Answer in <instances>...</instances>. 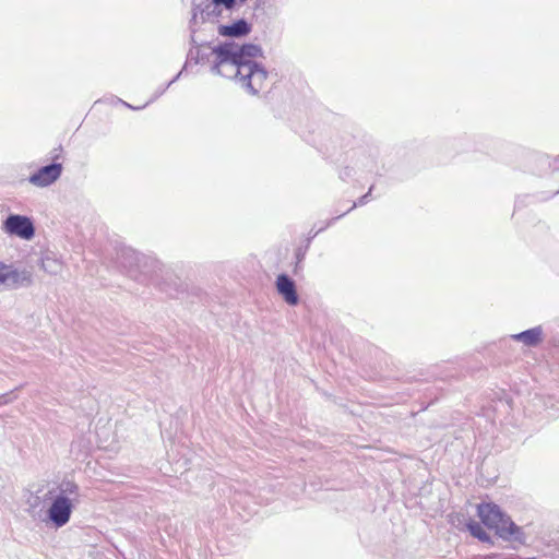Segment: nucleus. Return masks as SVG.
<instances>
[{"mask_svg": "<svg viewBox=\"0 0 559 559\" xmlns=\"http://www.w3.org/2000/svg\"><path fill=\"white\" fill-rule=\"evenodd\" d=\"M477 512L481 523L489 530H493L499 538L511 543L514 549L526 544V534L523 528L516 525L498 504L483 502L478 506Z\"/></svg>", "mask_w": 559, "mask_h": 559, "instance_id": "nucleus-1", "label": "nucleus"}, {"mask_svg": "<svg viewBox=\"0 0 559 559\" xmlns=\"http://www.w3.org/2000/svg\"><path fill=\"white\" fill-rule=\"evenodd\" d=\"M213 53L216 56V63L213 70L219 75L233 78V73L237 72L240 66L253 63L250 58L260 56L262 50L253 44L239 46L228 43L215 47Z\"/></svg>", "mask_w": 559, "mask_h": 559, "instance_id": "nucleus-2", "label": "nucleus"}, {"mask_svg": "<svg viewBox=\"0 0 559 559\" xmlns=\"http://www.w3.org/2000/svg\"><path fill=\"white\" fill-rule=\"evenodd\" d=\"M48 495L52 500L47 511L48 519L57 527H62L70 521L72 510L80 501V488L73 480L64 479Z\"/></svg>", "mask_w": 559, "mask_h": 559, "instance_id": "nucleus-3", "label": "nucleus"}, {"mask_svg": "<svg viewBox=\"0 0 559 559\" xmlns=\"http://www.w3.org/2000/svg\"><path fill=\"white\" fill-rule=\"evenodd\" d=\"M118 260L120 265L127 269L132 277H136L138 273H142L157 281L165 273V267L159 261L142 255L131 248L122 249Z\"/></svg>", "mask_w": 559, "mask_h": 559, "instance_id": "nucleus-4", "label": "nucleus"}, {"mask_svg": "<svg viewBox=\"0 0 559 559\" xmlns=\"http://www.w3.org/2000/svg\"><path fill=\"white\" fill-rule=\"evenodd\" d=\"M33 284V273L0 261V292L15 290Z\"/></svg>", "mask_w": 559, "mask_h": 559, "instance_id": "nucleus-5", "label": "nucleus"}, {"mask_svg": "<svg viewBox=\"0 0 559 559\" xmlns=\"http://www.w3.org/2000/svg\"><path fill=\"white\" fill-rule=\"evenodd\" d=\"M266 75V71L257 63H245L233 73V78L239 79L252 94L263 88Z\"/></svg>", "mask_w": 559, "mask_h": 559, "instance_id": "nucleus-6", "label": "nucleus"}, {"mask_svg": "<svg viewBox=\"0 0 559 559\" xmlns=\"http://www.w3.org/2000/svg\"><path fill=\"white\" fill-rule=\"evenodd\" d=\"M3 229L23 239H31L35 233L32 221L22 215H10L3 223Z\"/></svg>", "mask_w": 559, "mask_h": 559, "instance_id": "nucleus-7", "label": "nucleus"}, {"mask_svg": "<svg viewBox=\"0 0 559 559\" xmlns=\"http://www.w3.org/2000/svg\"><path fill=\"white\" fill-rule=\"evenodd\" d=\"M61 171L62 165L58 163L44 166L29 177V182L37 187H47L61 176Z\"/></svg>", "mask_w": 559, "mask_h": 559, "instance_id": "nucleus-8", "label": "nucleus"}, {"mask_svg": "<svg viewBox=\"0 0 559 559\" xmlns=\"http://www.w3.org/2000/svg\"><path fill=\"white\" fill-rule=\"evenodd\" d=\"M276 288L280 295L288 305L295 306L298 304L299 298L296 292L295 283L287 275L281 274L277 276Z\"/></svg>", "mask_w": 559, "mask_h": 559, "instance_id": "nucleus-9", "label": "nucleus"}, {"mask_svg": "<svg viewBox=\"0 0 559 559\" xmlns=\"http://www.w3.org/2000/svg\"><path fill=\"white\" fill-rule=\"evenodd\" d=\"M511 340L523 343L527 347H537L544 340L542 325L527 329L510 336Z\"/></svg>", "mask_w": 559, "mask_h": 559, "instance_id": "nucleus-10", "label": "nucleus"}, {"mask_svg": "<svg viewBox=\"0 0 559 559\" xmlns=\"http://www.w3.org/2000/svg\"><path fill=\"white\" fill-rule=\"evenodd\" d=\"M250 27L245 20H239L233 25H221L218 27V34L222 36L239 37L248 34Z\"/></svg>", "mask_w": 559, "mask_h": 559, "instance_id": "nucleus-11", "label": "nucleus"}, {"mask_svg": "<svg viewBox=\"0 0 559 559\" xmlns=\"http://www.w3.org/2000/svg\"><path fill=\"white\" fill-rule=\"evenodd\" d=\"M40 267L49 275H59L62 272L63 265L60 260L51 254H46L41 258Z\"/></svg>", "mask_w": 559, "mask_h": 559, "instance_id": "nucleus-12", "label": "nucleus"}, {"mask_svg": "<svg viewBox=\"0 0 559 559\" xmlns=\"http://www.w3.org/2000/svg\"><path fill=\"white\" fill-rule=\"evenodd\" d=\"M467 528L471 535L483 543L493 544L490 535L484 530L480 523L471 520L467 523Z\"/></svg>", "mask_w": 559, "mask_h": 559, "instance_id": "nucleus-13", "label": "nucleus"}, {"mask_svg": "<svg viewBox=\"0 0 559 559\" xmlns=\"http://www.w3.org/2000/svg\"><path fill=\"white\" fill-rule=\"evenodd\" d=\"M215 5H223L225 9L230 10L234 8L236 0H212Z\"/></svg>", "mask_w": 559, "mask_h": 559, "instance_id": "nucleus-14", "label": "nucleus"}, {"mask_svg": "<svg viewBox=\"0 0 559 559\" xmlns=\"http://www.w3.org/2000/svg\"><path fill=\"white\" fill-rule=\"evenodd\" d=\"M542 159L548 163L549 166H552L555 169H559V156L552 158V162L549 160V156H543Z\"/></svg>", "mask_w": 559, "mask_h": 559, "instance_id": "nucleus-15", "label": "nucleus"}, {"mask_svg": "<svg viewBox=\"0 0 559 559\" xmlns=\"http://www.w3.org/2000/svg\"><path fill=\"white\" fill-rule=\"evenodd\" d=\"M433 400H437V396H435L433 399H430V401L428 403H426L425 401L421 400L420 411L424 412Z\"/></svg>", "mask_w": 559, "mask_h": 559, "instance_id": "nucleus-16", "label": "nucleus"}, {"mask_svg": "<svg viewBox=\"0 0 559 559\" xmlns=\"http://www.w3.org/2000/svg\"><path fill=\"white\" fill-rule=\"evenodd\" d=\"M371 192V189L369 190V192L367 194H365L364 197H361V199L359 200V204H365L366 203V200L369 195V193Z\"/></svg>", "mask_w": 559, "mask_h": 559, "instance_id": "nucleus-17", "label": "nucleus"}, {"mask_svg": "<svg viewBox=\"0 0 559 559\" xmlns=\"http://www.w3.org/2000/svg\"><path fill=\"white\" fill-rule=\"evenodd\" d=\"M522 203H523L522 199H520V198H519V199L515 201V205H514L515 210L520 209V207L522 206Z\"/></svg>", "mask_w": 559, "mask_h": 559, "instance_id": "nucleus-18", "label": "nucleus"}, {"mask_svg": "<svg viewBox=\"0 0 559 559\" xmlns=\"http://www.w3.org/2000/svg\"><path fill=\"white\" fill-rule=\"evenodd\" d=\"M558 193H559V189H558V190H556V191H554L549 197H547V199H549V198H551V197H554V195H556V194H558ZM537 199H538V200H546V198H537Z\"/></svg>", "mask_w": 559, "mask_h": 559, "instance_id": "nucleus-19", "label": "nucleus"}, {"mask_svg": "<svg viewBox=\"0 0 559 559\" xmlns=\"http://www.w3.org/2000/svg\"><path fill=\"white\" fill-rule=\"evenodd\" d=\"M438 377L440 378V380L443 381L445 378L452 377V374H449V373H445L444 376L438 374Z\"/></svg>", "mask_w": 559, "mask_h": 559, "instance_id": "nucleus-20", "label": "nucleus"}, {"mask_svg": "<svg viewBox=\"0 0 559 559\" xmlns=\"http://www.w3.org/2000/svg\"><path fill=\"white\" fill-rule=\"evenodd\" d=\"M428 392H430V389L429 388H425V395H427Z\"/></svg>", "mask_w": 559, "mask_h": 559, "instance_id": "nucleus-21", "label": "nucleus"}, {"mask_svg": "<svg viewBox=\"0 0 559 559\" xmlns=\"http://www.w3.org/2000/svg\"><path fill=\"white\" fill-rule=\"evenodd\" d=\"M241 2H245L246 0H240Z\"/></svg>", "mask_w": 559, "mask_h": 559, "instance_id": "nucleus-22", "label": "nucleus"}]
</instances>
